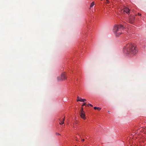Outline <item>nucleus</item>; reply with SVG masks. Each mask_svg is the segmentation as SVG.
<instances>
[{
  "label": "nucleus",
  "instance_id": "f257e3e1",
  "mask_svg": "<svg viewBox=\"0 0 146 146\" xmlns=\"http://www.w3.org/2000/svg\"><path fill=\"white\" fill-rule=\"evenodd\" d=\"M123 51L125 54H135L137 52L135 46L132 44H127L123 48Z\"/></svg>",
  "mask_w": 146,
  "mask_h": 146
},
{
  "label": "nucleus",
  "instance_id": "f03ea898",
  "mask_svg": "<svg viewBox=\"0 0 146 146\" xmlns=\"http://www.w3.org/2000/svg\"><path fill=\"white\" fill-rule=\"evenodd\" d=\"M125 28V26L124 25H115L113 27V31L116 33V36H118L122 33L121 31Z\"/></svg>",
  "mask_w": 146,
  "mask_h": 146
},
{
  "label": "nucleus",
  "instance_id": "7ed1b4c3",
  "mask_svg": "<svg viewBox=\"0 0 146 146\" xmlns=\"http://www.w3.org/2000/svg\"><path fill=\"white\" fill-rule=\"evenodd\" d=\"M80 117L84 119H86V117H85V115L83 111V108L82 107V108L81 110L80 111Z\"/></svg>",
  "mask_w": 146,
  "mask_h": 146
},
{
  "label": "nucleus",
  "instance_id": "20e7f679",
  "mask_svg": "<svg viewBox=\"0 0 146 146\" xmlns=\"http://www.w3.org/2000/svg\"><path fill=\"white\" fill-rule=\"evenodd\" d=\"M135 17L133 15H130L129 17L128 21L130 23H133L135 20Z\"/></svg>",
  "mask_w": 146,
  "mask_h": 146
},
{
  "label": "nucleus",
  "instance_id": "39448f33",
  "mask_svg": "<svg viewBox=\"0 0 146 146\" xmlns=\"http://www.w3.org/2000/svg\"><path fill=\"white\" fill-rule=\"evenodd\" d=\"M66 78V77L64 73H62L61 74V77H57V80L58 81H60L61 80H64Z\"/></svg>",
  "mask_w": 146,
  "mask_h": 146
},
{
  "label": "nucleus",
  "instance_id": "423d86ee",
  "mask_svg": "<svg viewBox=\"0 0 146 146\" xmlns=\"http://www.w3.org/2000/svg\"><path fill=\"white\" fill-rule=\"evenodd\" d=\"M123 12H125L127 14H129L130 13V10L127 8L125 7L123 9Z\"/></svg>",
  "mask_w": 146,
  "mask_h": 146
},
{
  "label": "nucleus",
  "instance_id": "0eeeda50",
  "mask_svg": "<svg viewBox=\"0 0 146 146\" xmlns=\"http://www.w3.org/2000/svg\"><path fill=\"white\" fill-rule=\"evenodd\" d=\"M59 120H60V122H59V124L61 125H62L64 123V121L65 120V117H64V118L63 119V121H62V119L61 118H60L59 119Z\"/></svg>",
  "mask_w": 146,
  "mask_h": 146
},
{
  "label": "nucleus",
  "instance_id": "6e6552de",
  "mask_svg": "<svg viewBox=\"0 0 146 146\" xmlns=\"http://www.w3.org/2000/svg\"><path fill=\"white\" fill-rule=\"evenodd\" d=\"M94 109L95 110H100L101 109V108L98 107H94Z\"/></svg>",
  "mask_w": 146,
  "mask_h": 146
},
{
  "label": "nucleus",
  "instance_id": "1a4fd4ad",
  "mask_svg": "<svg viewBox=\"0 0 146 146\" xmlns=\"http://www.w3.org/2000/svg\"><path fill=\"white\" fill-rule=\"evenodd\" d=\"M86 101V100L85 99H82V98L81 99V101H80L81 102H83Z\"/></svg>",
  "mask_w": 146,
  "mask_h": 146
},
{
  "label": "nucleus",
  "instance_id": "9d476101",
  "mask_svg": "<svg viewBox=\"0 0 146 146\" xmlns=\"http://www.w3.org/2000/svg\"><path fill=\"white\" fill-rule=\"evenodd\" d=\"M94 2H92L91 4L90 7H91L94 6Z\"/></svg>",
  "mask_w": 146,
  "mask_h": 146
},
{
  "label": "nucleus",
  "instance_id": "9b49d317",
  "mask_svg": "<svg viewBox=\"0 0 146 146\" xmlns=\"http://www.w3.org/2000/svg\"><path fill=\"white\" fill-rule=\"evenodd\" d=\"M87 106V105H86V103L85 102V103H84L82 105V106L83 107V106Z\"/></svg>",
  "mask_w": 146,
  "mask_h": 146
},
{
  "label": "nucleus",
  "instance_id": "f8f14e48",
  "mask_svg": "<svg viewBox=\"0 0 146 146\" xmlns=\"http://www.w3.org/2000/svg\"><path fill=\"white\" fill-rule=\"evenodd\" d=\"M89 105H90V106H92V107L93 106L91 104H88L87 105V106H89Z\"/></svg>",
  "mask_w": 146,
  "mask_h": 146
},
{
  "label": "nucleus",
  "instance_id": "ddd939ff",
  "mask_svg": "<svg viewBox=\"0 0 146 146\" xmlns=\"http://www.w3.org/2000/svg\"><path fill=\"white\" fill-rule=\"evenodd\" d=\"M106 3H107L108 4L109 3V0H106Z\"/></svg>",
  "mask_w": 146,
  "mask_h": 146
},
{
  "label": "nucleus",
  "instance_id": "4468645a",
  "mask_svg": "<svg viewBox=\"0 0 146 146\" xmlns=\"http://www.w3.org/2000/svg\"><path fill=\"white\" fill-rule=\"evenodd\" d=\"M80 101H81V99H78L77 100V102H78V101H80Z\"/></svg>",
  "mask_w": 146,
  "mask_h": 146
},
{
  "label": "nucleus",
  "instance_id": "2eb2a0df",
  "mask_svg": "<svg viewBox=\"0 0 146 146\" xmlns=\"http://www.w3.org/2000/svg\"><path fill=\"white\" fill-rule=\"evenodd\" d=\"M77 98H78V99H81V98H80L78 96L77 97Z\"/></svg>",
  "mask_w": 146,
  "mask_h": 146
},
{
  "label": "nucleus",
  "instance_id": "dca6fc26",
  "mask_svg": "<svg viewBox=\"0 0 146 146\" xmlns=\"http://www.w3.org/2000/svg\"><path fill=\"white\" fill-rule=\"evenodd\" d=\"M138 14L139 15H140V16H141V14H140L139 13H138Z\"/></svg>",
  "mask_w": 146,
  "mask_h": 146
},
{
  "label": "nucleus",
  "instance_id": "f3484780",
  "mask_svg": "<svg viewBox=\"0 0 146 146\" xmlns=\"http://www.w3.org/2000/svg\"><path fill=\"white\" fill-rule=\"evenodd\" d=\"M56 135H60V134L59 133H56Z\"/></svg>",
  "mask_w": 146,
  "mask_h": 146
},
{
  "label": "nucleus",
  "instance_id": "a211bd4d",
  "mask_svg": "<svg viewBox=\"0 0 146 146\" xmlns=\"http://www.w3.org/2000/svg\"><path fill=\"white\" fill-rule=\"evenodd\" d=\"M82 141H84V139H83L82 140Z\"/></svg>",
  "mask_w": 146,
  "mask_h": 146
},
{
  "label": "nucleus",
  "instance_id": "6ab92c4d",
  "mask_svg": "<svg viewBox=\"0 0 146 146\" xmlns=\"http://www.w3.org/2000/svg\"><path fill=\"white\" fill-rule=\"evenodd\" d=\"M80 137L81 138V136L80 135Z\"/></svg>",
  "mask_w": 146,
  "mask_h": 146
},
{
  "label": "nucleus",
  "instance_id": "aec40b11",
  "mask_svg": "<svg viewBox=\"0 0 146 146\" xmlns=\"http://www.w3.org/2000/svg\"><path fill=\"white\" fill-rule=\"evenodd\" d=\"M75 146H76V145Z\"/></svg>",
  "mask_w": 146,
  "mask_h": 146
}]
</instances>
